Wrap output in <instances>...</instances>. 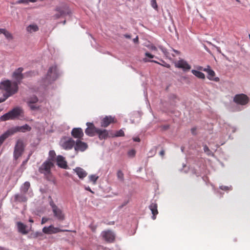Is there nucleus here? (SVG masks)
Wrapping results in <instances>:
<instances>
[{
    "instance_id": "1",
    "label": "nucleus",
    "mask_w": 250,
    "mask_h": 250,
    "mask_svg": "<svg viewBox=\"0 0 250 250\" xmlns=\"http://www.w3.org/2000/svg\"><path fill=\"white\" fill-rule=\"evenodd\" d=\"M18 90V85L16 82L11 83L9 80L1 82L0 83V95L2 94V97L0 98V103L17 93Z\"/></svg>"
},
{
    "instance_id": "2",
    "label": "nucleus",
    "mask_w": 250,
    "mask_h": 250,
    "mask_svg": "<svg viewBox=\"0 0 250 250\" xmlns=\"http://www.w3.org/2000/svg\"><path fill=\"white\" fill-rule=\"evenodd\" d=\"M31 129V127L27 124L22 126H17L10 128L0 136V146L9 136L13 135L18 132H24L26 131H30Z\"/></svg>"
},
{
    "instance_id": "3",
    "label": "nucleus",
    "mask_w": 250,
    "mask_h": 250,
    "mask_svg": "<svg viewBox=\"0 0 250 250\" xmlns=\"http://www.w3.org/2000/svg\"><path fill=\"white\" fill-rule=\"evenodd\" d=\"M57 67L56 65L50 66L47 71L45 77L42 79V84L47 86L55 81L58 77Z\"/></svg>"
},
{
    "instance_id": "4",
    "label": "nucleus",
    "mask_w": 250,
    "mask_h": 250,
    "mask_svg": "<svg viewBox=\"0 0 250 250\" xmlns=\"http://www.w3.org/2000/svg\"><path fill=\"white\" fill-rule=\"evenodd\" d=\"M54 167V163L49 160H46L39 168V171L43 174L46 179L48 181H53L54 178L51 172V168Z\"/></svg>"
},
{
    "instance_id": "5",
    "label": "nucleus",
    "mask_w": 250,
    "mask_h": 250,
    "mask_svg": "<svg viewBox=\"0 0 250 250\" xmlns=\"http://www.w3.org/2000/svg\"><path fill=\"white\" fill-rule=\"evenodd\" d=\"M24 150V146L22 140L19 139L17 141L14 147V157L15 160H17L23 154Z\"/></svg>"
},
{
    "instance_id": "6",
    "label": "nucleus",
    "mask_w": 250,
    "mask_h": 250,
    "mask_svg": "<svg viewBox=\"0 0 250 250\" xmlns=\"http://www.w3.org/2000/svg\"><path fill=\"white\" fill-rule=\"evenodd\" d=\"M233 101L237 104L245 105L248 103L249 98L244 94H237L234 96Z\"/></svg>"
},
{
    "instance_id": "7",
    "label": "nucleus",
    "mask_w": 250,
    "mask_h": 250,
    "mask_svg": "<svg viewBox=\"0 0 250 250\" xmlns=\"http://www.w3.org/2000/svg\"><path fill=\"white\" fill-rule=\"evenodd\" d=\"M68 230H62L58 228H55L51 225L48 227H45L42 229V232L45 234L56 233L61 231H68Z\"/></svg>"
},
{
    "instance_id": "8",
    "label": "nucleus",
    "mask_w": 250,
    "mask_h": 250,
    "mask_svg": "<svg viewBox=\"0 0 250 250\" xmlns=\"http://www.w3.org/2000/svg\"><path fill=\"white\" fill-rule=\"evenodd\" d=\"M203 71L208 73V75L207 78L209 80L215 82L219 81V78L218 77H215V73L213 70L210 69V67L209 65H208L206 68L203 69Z\"/></svg>"
},
{
    "instance_id": "9",
    "label": "nucleus",
    "mask_w": 250,
    "mask_h": 250,
    "mask_svg": "<svg viewBox=\"0 0 250 250\" xmlns=\"http://www.w3.org/2000/svg\"><path fill=\"white\" fill-rule=\"evenodd\" d=\"M86 125L87 127L85 130V134L89 136H94L98 129L96 128L92 123H87Z\"/></svg>"
},
{
    "instance_id": "10",
    "label": "nucleus",
    "mask_w": 250,
    "mask_h": 250,
    "mask_svg": "<svg viewBox=\"0 0 250 250\" xmlns=\"http://www.w3.org/2000/svg\"><path fill=\"white\" fill-rule=\"evenodd\" d=\"M102 235L103 238L107 242H113L115 239V235L111 230L103 231Z\"/></svg>"
},
{
    "instance_id": "11",
    "label": "nucleus",
    "mask_w": 250,
    "mask_h": 250,
    "mask_svg": "<svg viewBox=\"0 0 250 250\" xmlns=\"http://www.w3.org/2000/svg\"><path fill=\"white\" fill-rule=\"evenodd\" d=\"M54 216L59 221H63L65 219V215L62 210L59 207L52 210Z\"/></svg>"
},
{
    "instance_id": "12",
    "label": "nucleus",
    "mask_w": 250,
    "mask_h": 250,
    "mask_svg": "<svg viewBox=\"0 0 250 250\" xmlns=\"http://www.w3.org/2000/svg\"><path fill=\"white\" fill-rule=\"evenodd\" d=\"M87 147V144L80 140H77L74 146L75 149L77 151H84Z\"/></svg>"
},
{
    "instance_id": "13",
    "label": "nucleus",
    "mask_w": 250,
    "mask_h": 250,
    "mask_svg": "<svg viewBox=\"0 0 250 250\" xmlns=\"http://www.w3.org/2000/svg\"><path fill=\"white\" fill-rule=\"evenodd\" d=\"M175 66L179 68H182L184 71L189 70L191 68L190 65H189L186 61L183 60H179L176 62L175 63Z\"/></svg>"
},
{
    "instance_id": "14",
    "label": "nucleus",
    "mask_w": 250,
    "mask_h": 250,
    "mask_svg": "<svg viewBox=\"0 0 250 250\" xmlns=\"http://www.w3.org/2000/svg\"><path fill=\"white\" fill-rule=\"evenodd\" d=\"M55 11L57 12L56 14L53 16V17L55 19H58L60 18L61 17L64 16V15L68 14V12H66V10L65 8L62 7H56Z\"/></svg>"
},
{
    "instance_id": "15",
    "label": "nucleus",
    "mask_w": 250,
    "mask_h": 250,
    "mask_svg": "<svg viewBox=\"0 0 250 250\" xmlns=\"http://www.w3.org/2000/svg\"><path fill=\"white\" fill-rule=\"evenodd\" d=\"M57 165L61 168L66 169L68 167L67 162L62 155H58L56 158Z\"/></svg>"
},
{
    "instance_id": "16",
    "label": "nucleus",
    "mask_w": 250,
    "mask_h": 250,
    "mask_svg": "<svg viewBox=\"0 0 250 250\" xmlns=\"http://www.w3.org/2000/svg\"><path fill=\"white\" fill-rule=\"evenodd\" d=\"M72 136L77 139H81L83 136V133L81 128H74L71 131Z\"/></svg>"
},
{
    "instance_id": "17",
    "label": "nucleus",
    "mask_w": 250,
    "mask_h": 250,
    "mask_svg": "<svg viewBox=\"0 0 250 250\" xmlns=\"http://www.w3.org/2000/svg\"><path fill=\"white\" fill-rule=\"evenodd\" d=\"M114 118L111 116H106L102 121L101 126L103 127H107L111 123H115Z\"/></svg>"
},
{
    "instance_id": "18",
    "label": "nucleus",
    "mask_w": 250,
    "mask_h": 250,
    "mask_svg": "<svg viewBox=\"0 0 250 250\" xmlns=\"http://www.w3.org/2000/svg\"><path fill=\"white\" fill-rule=\"evenodd\" d=\"M23 70V68H18L14 72L13 77L18 81L21 80L23 78V76L22 74Z\"/></svg>"
},
{
    "instance_id": "19",
    "label": "nucleus",
    "mask_w": 250,
    "mask_h": 250,
    "mask_svg": "<svg viewBox=\"0 0 250 250\" xmlns=\"http://www.w3.org/2000/svg\"><path fill=\"white\" fill-rule=\"evenodd\" d=\"M9 112L13 119L18 117L23 112L22 110L19 107H15Z\"/></svg>"
},
{
    "instance_id": "20",
    "label": "nucleus",
    "mask_w": 250,
    "mask_h": 250,
    "mask_svg": "<svg viewBox=\"0 0 250 250\" xmlns=\"http://www.w3.org/2000/svg\"><path fill=\"white\" fill-rule=\"evenodd\" d=\"M17 226L19 232L22 234H27L28 233V231L26 230V225L21 222H18L17 223Z\"/></svg>"
},
{
    "instance_id": "21",
    "label": "nucleus",
    "mask_w": 250,
    "mask_h": 250,
    "mask_svg": "<svg viewBox=\"0 0 250 250\" xmlns=\"http://www.w3.org/2000/svg\"><path fill=\"white\" fill-rule=\"evenodd\" d=\"M74 170L80 179H83L87 176L86 171L81 167H77Z\"/></svg>"
},
{
    "instance_id": "22",
    "label": "nucleus",
    "mask_w": 250,
    "mask_h": 250,
    "mask_svg": "<svg viewBox=\"0 0 250 250\" xmlns=\"http://www.w3.org/2000/svg\"><path fill=\"white\" fill-rule=\"evenodd\" d=\"M149 208L151 211L153 216L152 217L153 220L156 219V215L158 213L157 210V204L156 203H152L149 206Z\"/></svg>"
},
{
    "instance_id": "23",
    "label": "nucleus",
    "mask_w": 250,
    "mask_h": 250,
    "mask_svg": "<svg viewBox=\"0 0 250 250\" xmlns=\"http://www.w3.org/2000/svg\"><path fill=\"white\" fill-rule=\"evenodd\" d=\"M75 146V141L71 139L64 142L62 146L65 149H70Z\"/></svg>"
},
{
    "instance_id": "24",
    "label": "nucleus",
    "mask_w": 250,
    "mask_h": 250,
    "mask_svg": "<svg viewBox=\"0 0 250 250\" xmlns=\"http://www.w3.org/2000/svg\"><path fill=\"white\" fill-rule=\"evenodd\" d=\"M96 133L98 134L100 140L105 139L108 135V131L105 129L101 130L98 129Z\"/></svg>"
},
{
    "instance_id": "25",
    "label": "nucleus",
    "mask_w": 250,
    "mask_h": 250,
    "mask_svg": "<svg viewBox=\"0 0 250 250\" xmlns=\"http://www.w3.org/2000/svg\"><path fill=\"white\" fill-rule=\"evenodd\" d=\"M38 26L36 24H30L26 27V31L29 33H32L39 30Z\"/></svg>"
},
{
    "instance_id": "26",
    "label": "nucleus",
    "mask_w": 250,
    "mask_h": 250,
    "mask_svg": "<svg viewBox=\"0 0 250 250\" xmlns=\"http://www.w3.org/2000/svg\"><path fill=\"white\" fill-rule=\"evenodd\" d=\"M191 72L194 75H195L198 78L203 80L205 79V74L199 71L196 70H192Z\"/></svg>"
},
{
    "instance_id": "27",
    "label": "nucleus",
    "mask_w": 250,
    "mask_h": 250,
    "mask_svg": "<svg viewBox=\"0 0 250 250\" xmlns=\"http://www.w3.org/2000/svg\"><path fill=\"white\" fill-rule=\"evenodd\" d=\"M15 199L17 201L19 202H26L27 201V198L23 195L16 194L15 195Z\"/></svg>"
},
{
    "instance_id": "28",
    "label": "nucleus",
    "mask_w": 250,
    "mask_h": 250,
    "mask_svg": "<svg viewBox=\"0 0 250 250\" xmlns=\"http://www.w3.org/2000/svg\"><path fill=\"white\" fill-rule=\"evenodd\" d=\"M0 119L2 121H6L9 120H12L13 119L11 116L10 115L9 112H8L7 113L1 116L0 118Z\"/></svg>"
},
{
    "instance_id": "29",
    "label": "nucleus",
    "mask_w": 250,
    "mask_h": 250,
    "mask_svg": "<svg viewBox=\"0 0 250 250\" xmlns=\"http://www.w3.org/2000/svg\"><path fill=\"white\" fill-rule=\"evenodd\" d=\"M0 119L2 121H6L9 120H12L13 119L11 116L10 115L9 112H8L7 113L1 116L0 118Z\"/></svg>"
},
{
    "instance_id": "30",
    "label": "nucleus",
    "mask_w": 250,
    "mask_h": 250,
    "mask_svg": "<svg viewBox=\"0 0 250 250\" xmlns=\"http://www.w3.org/2000/svg\"><path fill=\"white\" fill-rule=\"evenodd\" d=\"M56 156L55 151L50 150L49 152V158L47 160H49L51 162H54Z\"/></svg>"
},
{
    "instance_id": "31",
    "label": "nucleus",
    "mask_w": 250,
    "mask_h": 250,
    "mask_svg": "<svg viewBox=\"0 0 250 250\" xmlns=\"http://www.w3.org/2000/svg\"><path fill=\"white\" fill-rule=\"evenodd\" d=\"M88 178L89 181L92 182L93 185H95L99 178V176L96 175H90L88 176Z\"/></svg>"
},
{
    "instance_id": "32",
    "label": "nucleus",
    "mask_w": 250,
    "mask_h": 250,
    "mask_svg": "<svg viewBox=\"0 0 250 250\" xmlns=\"http://www.w3.org/2000/svg\"><path fill=\"white\" fill-rule=\"evenodd\" d=\"M30 187V184L29 182H25L22 188V191L24 193H26Z\"/></svg>"
},
{
    "instance_id": "33",
    "label": "nucleus",
    "mask_w": 250,
    "mask_h": 250,
    "mask_svg": "<svg viewBox=\"0 0 250 250\" xmlns=\"http://www.w3.org/2000/svg\"><path fill=\"white\" fill-rule=\"evenodd\" d=\"M117 176L118 179L122 181L123 182L124 181V174L122 170H118L117 172Z\"/></svg>"
},
{
    "instance_id": "34",
    "label": "nucleus",
    "mask_w": 250,
    "mask_h": 250,
    "mask_svg": "<svg viewBox=\"0 0 250 250\" xmlns=\"http://www.w3.org/2000/svg\"><path fill=\"white\" fill-rule=\"evenodd\" d=\"M38 101V99L36 96H33L29 98L27 101L28 104H36Z\"/></svg>"
},
{
    "instance_id": "35",
    "label": "nucleus",
    "mask_w": 250,
    "mask_h": 250,
    "mask_svg": "<svg viewBox=\"0 0 250 250\" xmlns=\"http://www.w3.org/2000/svg\"><path fill=\"white\" fill-rule=\"evenodd\" d=\"M3 34H4V35L7 39H13L12 35L9 32H8L5 29L3 31Z\"/></svg>"
},
{
    "instance_id": "36",
    "label": "nucleus",
    "mask_w": 250,
    "mask_h": 250,
    "mask_svg": "<svg viewBox=\"0 0 250 250\" xmlns=\"http://www.w3.org/2000/svg\"><path fill=\"white\" fill-rule=\"evenodd\" d=\"M204 150L205 153H207V154L208 156H211L213 155L212 152L209 149V148L207 146V145H205L204 146Z\"/></svg>"
},
{
    "instance_id": "37",
    "label": "nucleus",
    "mask_w": 250,
    "mask_h": 250,
    "mask_svg": "<svg viewBox=\"0 0 250 250\" xmlns=\"http://www.w3.org/2000/svg\"><path fill=\"white\" fill-rule=\"evenodd\" d=\"M28 105L32 110H37L39 108V106L36 104H28Z\"/></svg>"
},
{
    "instance_id": "38",
    "label": "nucleus",
    "mask_w": 250,
    "mask_h": 250,
    "mask_svg": "<svg viewBox=\"0 0 250 250\" xmlns=\"http://www.w3.org/2000/svg\"><path fill=\"white\" fill-rule=\"evenodd\" d=\"M125 135V133L124 131L122 129H120L119 131H117L115 134V137H121L124 136Z\"/></svg>"
},
{
    "instance_id": "39",
    "label": "nucleus",
    "mask_w": 250,
    "mask_h": 250,
    "mask_svg": "<svg viewBox=\"0 0 250 250\" xmlns=\"http://www.w3.org/2000/svg\"><path fill=\"white\" fill-rule=\"evenodd\" d=\"M151 6L157 10L158 8V6L156 2V0H151Z\"/></svg>"
},
{
    "instance_id": "40",
    "label": "nucleus",
    "mask_w": 250,
    "mask_h": 250,
    "mask_svg": "<svg viewBox=\"0 0 250 250\" xmlns=\"http://www.w3.org/2000/svg\"><path fill=\"white\" fill-rule=\"evenodd\" d=\"M32 235L33 238H35L42 236V233L41 232L37 231L33 234Z\"/></svg>"
},
{
    "instance_id": "41",
    "label": "nucleus",
    "mask_w": 250,
    "mask_h": 250,
    "mask_svg": "<svg viewBox=\"0 0 250 250\" xmlns=\"http://www.w3.org/2000/svg\"><path fill=\"white\" fill-rule=\"evenodd\" d=\"M49 204H50V206H51L52 210L57 208V207H58L55 204V203H54V202L52 200H51Z\"/></svg>"
},
{
    "instance_id": "42",
    "label": "nucleus",
    "mask_w": 250,
    "mask_h": 250,
    "mask_svg": "<svg viewBox=\"0 0 250 250\" xmlns=\"http://www.w3.org/2000/svg\"><path fill=\"white\" fill-rule=\"evenodd\" d=\"M159 48L162 50V51L163 52V53L165 54V55L167 56L168 53L167 51V49L165 48H164L162 46H159Z\"/></svg>"
},
{
    "instance_id": "43",
    "label": "nucleus",
    "mask_w": 250,
    "mask_h": 250,
    "mask_svg": "<svg viewBox=\"0 0 250 250\" xmlns=\"http://www.w3.org/2000/svg\"><path fill=\"white\" fill-rule=\"evenodd\" d=\"M128 154L130 156H134L135 154V151L133 149L130 150L128 152Z\"/></svg>"
},
{
    "instance_id": "44",
    "label": "nucleus",
    "mask_w": 250,
    "mask_h": 250,
    "mask_svg": "<svg viewBox=\"0 0 250 250\" xmlns=\"http://www.w3.org/2000/svg\"><path fill=\"white\" fill-rule=\"evenodd\" d=\"M145 55L146 56L149 58H153L154 57V56L151 54L150 53H148V52H146L145 53Z\"/></svg>"
},
{
    "instance_id": "45",
    "label": "nucleus",
    "mask_w": 250,
    "mask_h": 250,
    "mask_svg": "<svg viewBox=\"0 0 250 250\" xmlns=\"http://www.w3.org/2000/svg\"><path fill=\"white\" fill-rule=\"evenodd\" d=\"M143 61H144L145 62H153L156 63H159V62H157V61H154V60H151V61H149V60H148V59H147L146 58H144V59H143Z\"/></svg>"
},
{
    "instance_id": "46",
    "label": "nucleus",
    "mask_w": 250,
    "mask_h": 250,
    "mask_svg": "<svg viewBox=\"0 0 250 250\" xmlns=\"http://www.w3.org/2000/svg\"><path fill=\"white\" fill-rule=\"evenodd\" d=\"M48 221V218L45 217H42V224H45Z\"/></svg>"
},
{
    "instance_id": "47",
    "label": "nucleus",
    "mask_w": 250,
    "mask_h": 250,
    "mask_svg": "<svg viewBox=\"0 0 250 250\" xmlns=\"http://www.w3.org/2000/svg\"><path fill=\"white\" fill-rule=\"evenodd\" d=\"M23 3H27L26 0H19L16 2L17 4H21Z\"/></svg>"
},
{
    "instance_id": "48",
    "label": "nucleus",
    "mask_w": 250,
    "mask_h": 250,
    "mask_svg": "<svg viewBox=\"0 0 250 250\" xmlns=\"http://www.w3.org/2000/svg\"><path fill=\"white\" fill-rule=\"evenodd\" d=\"M213 46L216 49V50L219 53H221V49L218 46H217L215 45H213Z\"/></svg>"
},
{
    "instance_id": "49",
    "label": "nucleus",
    "mask_w": 250,
    "mask_h": 250,
    "mask_svg": "<svg viewBox=\"0 0 250 250\" xmlns=\"http://www.w3.org/2000/svg\"><path fill=\"white\" fill-rule=\"evenodd\" d=\"M220 188L222 190H227L229 189V187H226V186H221Z\"/></svg>"
},
{
    "instance_id": "50",
    "label": "nucleus",
    "mask_w": 250,
    "mask_h": 250,
    "mask_svg": "<svg viewBox=\"0 0 250 250\" xmlns=\"http://www.w3.org/2000/svg\"><path fill=\"white\" fill-rule=\"evenodd\" d=\"M85 189L87 190V191H90L92 193H94V192L91 189V188H90L89 187H85Z\"/></svg>"
},
{
    "instance_id": "51",
    "label": "nucleus",
    "mask_w": 250,
    "mask_h": 250,
    "mask_svg": "<svg viewBox=\"0 0 250 250\" xmlns=\"http://www.w3.org/2000/svg\"><path fill=\"white\" fill-rule=\"evenodd\" d=\"M150 49L152 50H154V51H157V48L156 46H151L150 47Z\"/></svg>"
},
{
    "instance_id": "52",
    "label": "nucleus",
    "mask_w": 250,
    "mask_h": 250,
    "mask_svg": "<svg viewBox=\"0 0 250 250\" xmlns=\"http://www.w3.org/2000/svg\"><path fill=\"white\" fill-rule=\"evenodd\" d=\"M133 140L135 142H139L140 141V139L139 137H136L133 138Z\"/></svg>"
},
{
    "instance_id": "53",
    "label": "nucleus",
    "mask_w": 250,
    "mask_h": 250,
    "mask_svg": "<svg viewBox=\"0 0 250 250\" xmlns=\"http://www.w3.org/2000/svg\"><path fill=\"white\" fill-rule=\"evenodd\" d=\"M160 155L162 156V157H163L165 155V151L164 150H162L160 152Z\"/></svg>"
},
{
    "instance_id": "54",
    "label": "nucleus",
    "mask_w": 250,
    "mask_h": 250,
    "mask_svg": "<svg viewBox=\"0 0 250 250\" xmlns=\"http://www.w3.org/2000/svg\"><path fill=\"white\" fill-rule=\"evenodd\" d=\"M139 41V39L138 37H136L135 39H133V42L134 43H138Z\"/></svg>"
},
{
    "instance_id": "55",
    "label": "nucleus",
    "mask_w": 250,
    "mask_h": 250,
    "mask_svg": "<svg viewBox=\"0 0 250 250\" xmlns=\"http://www.w3.org/2000/svg\"><path fill=\"white\" fill-rule=\"evenodd\" d=\"M90 227L91 229H92V230L93 231H95L96 229V228L95 227H94V226H90Z\"/></svg>"
},
{
    "instance_id": "56",
    "label": "nucleus",
    "mask_w": 250,
    "mask_h": 250,
    "mask_svg": "<svg viewBox=\"0 0 250 250\" xmlns=\"http://www.w3.org/2000/svg\"><path fill=\"white\" fill-rule=\"evenodd\" d=\"M124 37L127 39H130L131 38V36L128 34L124 35Z\"/></svg>"
},
{
    "instance_id": "57",
    "label": "nucleus",
    "mask_w": 250,
    "mask_h": 250,
    "mask_svg": "<svg viewBox=\"0 0 250 250\" xmlns=\"http://www.w3.org/2000/svg\"><path fill=\"white\" fill-rule=\"evenodd\" d=\"M162 65L165 66V67H166L167 68L170 67V65L169 64H167L166 63H165V64H162Z\"/></svg>"
},
{
    "instance_id": "58",
    "label": "nucleus",
    "mask_w": 250,
    "mask_h": 250,
    "mask_svg": "<svg viewBox=\"0 0 250 250\" xmlns=\"http://www.w3.org/2000/svg\"><path fill=\"white\" fill-rule=\"evenodd\" d=\"M28 160H27V159H26V160H25V161H23L22 163V165L24 166L26 164V163H27Z\"/></svg>"
},
{
    "instance_id": "59",
    "label": "nucleus",
    "mask_w": 250,
    "mask_h": 250,
    "mask_svg": "<svg viewBox=\"0 0 250 250\" xmlns=\"http://www.w3.org/2000/svg\"><path fill=\"white\" fill-rule=\"evenodd\" d=\"M26 1H27V2H28V1L31 2H35L37 1V0H26Z\"/></svg>"
},
{
    "instance_id": "60",
    "label": "nucleus",
    "mask_w": 250,
    "mask_h": 250,
    "mask_svg": "<svg viewBox=\"0 0 250 250\" xmlns=\"http://www.w3.org/2000/svg\"><path fill=\"white\" fill-rule=\"evenodd\" d=\"M32 153L31 152L29 154L28 156V157L27 158V160H29V159H30L31 156L32 155Z\"/></svg>"
},
{
    "instance_id": "61",
    "label": "nucleus",
    "mask_w": 250,
    "mask_h": 250,
    "mask_svg": "<svg viewBox=\"0 0 250 250\" xmlns=\"http://www.w3.org/2000/svg\"><path fill=\"white\" fill-rule=\"evenodd\" d=\"M32 153L31 152L29 154L28 156V157L27 158V160H29V159H30L31 156L32 155Z\"/></svg>"
},
{
    "instance_id": "62",
    "label": "nucleus",
    "mask_w": 250,
    "mask_h": 250,
    "mask_svg": "<svg viewBox=\"0 0 250 250\" xmlns=\"http://www.w3.org/2000/svg\"><path fill=\"white\" fill-rule=\"evenodd\" d=\"M4 29L0 28V34H3Z\"/></svg>"
},
{
    "instance_id": "63",
    "label": "nucleus",
    "mask_w": 250,
    "mask_h": 250,
    "mask_svg": "<svg viewBox=\"0 0 250 250\" xmlns=\"http://www.w3.org/2000/svg\"><path fill=\"white\" fill-rule=\"evenodd\" d=\"M205 68H203V67L202 66H199L198 67V69L200 70H203V69H204Z\"/></svg>"
},
{
    "instance_id": "64",
    "label": "nucleus",
    "mask_w": 250,
    "mask_h": 250,
    "mask_svg": "<svg viewBox=\"0 0 250 250\" xmlns=\"http://www.w3.org/2000/svg\"><path fill=\"white\" fill-rule=\"evenodd\" d=\"M195 130H196V128H192L191 129V132H192V134H194V131H195Z\"/></svg>"
}]
</instances>
